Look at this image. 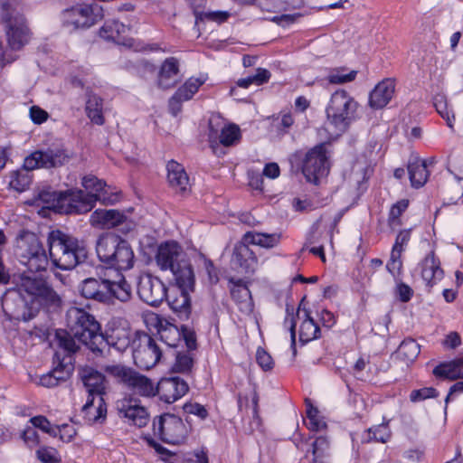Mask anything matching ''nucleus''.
<instances>
[{"mask_svg":"<svg viewBox=\"0 0 463 463\" xmlns=\"http://www.w3.org/2000/svg\"><path fill=\"white\" fill-rule=\"evenodd\" d=\"M81 184L86 192L77 189L53 193L52 194L43 193L40 196L43 201H49L46 196L52 197L53 203L52 207L66 214L86 213L94 207L97 201L101 202L103 204H114L118 201V194L110 196L107 195V191L105 190L106 184L95 175H88L83 176Z\"/></svg>","mask_w":463,"mask_h":463,"instance_id":"f257e3e1","label":"nucleus"},{"mask_svg":"<svg viewBox=\"0 0 463 463\" xmlns=\"http://www.w3.org/2000/svg\"><path fill=\"white\" fill-rule=\"evenodd\" d=\"M66 320L71 333L61 329L56 331L59 347L68 354L75 353L80 348L78 340L94 354L97 345L104 343L99 323L92 315L75 307L67 311Z\"/></svg>","mask_w":463,"mask_h":463,"instance_id":"f03ea898","label":"nucleus"},{"mask_svg":"<svg viewBox=\"0 0 463 463\" xmlns=\"http://www.w3.org/2000/svg\"><path fill=\"white\" fill-rule=\"evenodd\" d=\"M47 244L52 263L61 269H71L84 261L88 251L82 241L61 230L48 233Z\"/></svg>","mask_w":463,"mask_h":463,"instance_id":"7ed1b4c3","label":"nucleus"},{"mask_svg":"<svg viewBox=\"0 0 463 463\" xmlns=\"http://www.w3.org/2000/svg\"><path fill=\"white\" fill-rule=\"evenodd\" d=\"M99 260L117 269L128 270L135 263V254L129 242L115 232L101 234L96 242Z\"/></svg>","mask_w":463,"mask_h":463,"instance_id":"20e7f679","label":"nucleus"},{"mask_svg":"<svg viewBox=\"0 0 463 463\" xmlns=\"http://www.w3.org/2000/svg\"><path fill=\"white\" fill-rule=\"evenodd\" d=\"M80 377L89 392V398L82 411L90 422L104 419L107 413L103 394L106 392V377L98 370L85 366L79 372Z\"/></svg>","mask_w":463,"mask_h":463,"instance_id":"39448f33","label":"nucleus"},{"mask_svg":"<svg viewBox=\"0 0 463 463\" xmlns=\"http://www.w3.org/2000/svg\"><path fill=\"white\" fill-rule=\"evenodd\" d=\"M156 261L161 270H170L176 285L190 286L194 276L193 267L185 259L177 242L166 241L157 250Z\"/></svg>","mask_w":463,"mask_h":463,"instance_id":"423d86ee","label":"nucleus"},{"mask_svg":"<svg viewBox=\"0 0 463 463\" xmlns=\"http://www.w3.org/2000/svg\"><path fill=\"white\" fill-rule=\"evenodd\" d=\"M359 103L345 90H335L329 99L326 112L329 123L345 132L358 118Z\"/></svg>","mask_w":463,"mask_h":463,"instance_id":"0eeeda50","label":"nucleus"},{"mask_svg":"<svg viewBox=\"0 0 463 463\" xmlns=\"http://www.w3.org/2000/svg\"><path fill=\"white\" fill-rule=\"evenodd\" d=\"M15 254L21 263L32 272L46 270L51 260L38 236L28 231H23L18 235Z\"/></svg>","mask_w":463,"mask_h":463,"instance_id":"6e6552de","label":"nucleus"},{"mask_svg":"<svg viewBox=\"0 0 463 463\" xmlns=\"http://www.w3.org/2000/svg\"><path fill=\"white\" fill-rule=\"evenodd\" d=\"M103 9L97 4H79L63 10L61 14V24L70 32L86 30L103 18Z\"/></svg>","mask_w":463,"mask_h":463,"instance_id":"1a4fd4ad","label":"nucleus"},{"mask_svg":"<svg viewBox=\"0 0 463 463\" xmlns=\"http://www.w3.org/2000/svg\"><path fill=\"white\" fill-rule=\"evenodd\" d=\"M161 357L162 350L151 335L146 333L137 335L133 341V359L137 367L149 370Z\"/></svg>","mask_w":463,"mask_h":463,"instance_id":"9d476101","label":"nucleus"},{"mask_svg":"<svg viewBox=\"0 0 463 463\" xmlns=\"http://www.w3.org/2000/svg\"><path fill=\"white\" fill-rule=\"evenodd\" d=\"M329 161L326 144L322 143L310 149L305 156L302 173L307 182L317 184L319 180L327 175Z\"/></svg>","mask_w":463,"mask_h":463,"instance_id":"9b49d317","label":"nucleus"},{"mask_svg":"<svg viewBox=\"0 0 463 463\" xmlns=\"http://www.w3.org/2000/svg\"><path fill=\"white\" fill-rule=\"evenodd\" d=\"M153 432L165 443L180 444L187 435V428L180 417L167 413L154 420Z\"/></svg>","mask_w":463,"mask_h":463,"instance_id":"f8f14e48","label":"nucleus"},{"mask_svg":"<svg viewBox=\"0 0 463 463\" xmlns=\"http://www.w3.org/2000/svg\"><path fill=\"white\" fill-rule=\"evenodd\" d=\"M69 159L68 153L61 147H52L45 151L36 150L24 158V167L29 171L40 167H58L67 163Z\"/></svg>","mask_w":463,"mask_h":463,"instance_id":"ddd939ff","label":"nucleus"},{"mask_svg":"<svg viewBox=\"0 0 463 463\" xmlns=\"http://www.w3.org/2000/svg\"><path fill=\"white\" fill-rule=\"evenodd\" d=\"M91 226L99 229H112L120 225L123 232H128L135 228V222L125 214L124 212L116 209H97L90 217Z\"/></svg>","mask_w":463,"mask_h":463,"instance_id":"4468645a","label":"nucleus"},{"mask_svg":"<svg viewBox=\"0 0 463 463\" xmlns=\"http://www.w3.org/2000/svg\"><path fill=\"white\" fill-rule=\"evenodd\" d=\"M166 288L157 277L144 274L139 277L137 295L145 303L156 307L166 298Z\"/></svg>","mask_w":463,"mask_h":463,"instance_id":"2eb2a0df","label":"nucleus"},{"mask_svg":"<svg viewBox=\"0 0 463 463\" xmlns=\"http://www.w3.org/2000/svg\"><path fill=\"white\" fill-rule=\"evenodd\" d=\"M103 344L97 345L95 357L107 358L111 355V350L124 352L130 344L129 334L124 328L109 329L103 334Z\"/></svg>","mask_w":463,"mask_h":463,"instance_id":"dca6fc26","label":"nucleus"},{"mask_svg":"<svg viewBox=\"0 0 463 463\" xmlns=\"http://www.w3.org/2000/svg\"><path fill=\"white\" fill-rule=\"evenodd\" d=\"M195 277H193L190 286L176 285V291H173L170 295L166 294L170 308L177 314L180 319H188L191 314V298L190 292L194 291Z\"/></svg>","mask_w":463,"mask_h":463,"instance_id":"f3484780","label":"nucleus"},{"mask_svg":"<svg viewBox=\"0 0 463 463\" xmlns=\"http://www.w3.org/2000/svg\"><path fill=\"white\" fill-rule=\"evenodd\" d=\"M20 290H24L29 295L41 298L52 305H57L61 301L57 293L44 279L39 277H24L20 285Z\"/></svg>","mask_w":463,"mask_h":463,"instance_id":"a211bd4d","label":"nucleus"},{"mask_svg":"<svg viewBox=\"0 0 463 463\" xmlns=\"http://www.w3.org/2000/svg\"><path fill=\"white\" fill-rule=\"evenodd\" d=\"M189 390L185 381L179 377L161 379L156 386V394L166 403H173Z\"/></svg>","mask_w":463,"mask_h":463,"instance_id":"6ab92c4d","label":"nucleus"},{"mask_svg":"<svg viewBox=\"0 0 463 463\" xmlns=\"http://www.w3.org/2000/svg\"><path fill=\"white\" fill-rule=\"evenodd\" d=\"M247 244L243 241V242L235 245L231 262L232 268L239 273L250 275L257 269L258 260Z\"/></svg>","mask_w":463,"mask_h":463,"instance_id":"aec40b11","label":"nucleus"},{"mask_svg":"<svg viewBox=\"0 0 463 463\" xmlns=\"http://www.w3.org/2000/svg\"><path fill=\"white\" fill-rule=\"evenodd\" d=\"M7 39L13 50L21 49L29 39V31L23 15L17 14L7 19Z\"/></svg>","mask_w":463,"mask_h":463,"instance_id":"412c9836","label":"nucleus"},{"mask_svg":"<svg viewBox=\"0 0 463 463\" xmlns=\"http://www.w3.org/2000/svg\"><path fill=\"white\" fill-rule=\"evenodd\" d=\"M117 409L119 416L124 418L130 425L141 428L146 426L149 420L146 409L137 404H132L130 401L118 402Z\"/></svg>","mask_w":463,"mask_h":463,"instance_id":"4be33fe9","label":"nucleus"},{"mask_svg":"<svg viewBox=\"0 0 463 463\" xmlns=\"http://www.w3.org/2000/svg\"><path fill=\"white\" fill-rule=\"evenodd\" d=\"M107 282L108 279L88 278L80 286V294L88 299H93L100 303H109V291Z\"/></svg>","mask_w":463,"mask_h":463,"instance_id":"5701e85b","label":"nucleus"},{"mask_svg":"<svg viewBox=\"0 0 463 463\" xmlns=\"http://www.w3.org/2000/svg\"><path fill=\"white\" fill-rule=\"evenodd\" d=\"M395 84L392 79L379 82L370 93L369 106L374 109L384 108L392 99Z\"/></svg>","mask_w":463,"mask_h":463,"instance_id":"b1692460","label":"nucleus"},{"mask_svg":"<svg viewBox=\"0 0 463 463\" xmlns=\"http://www.w3.org/2000/svg\"><path fill=\"white\" fill-rule=\"evenodd\" d=\"M179 72V61L175 57L165 59L158 73V87L163 90L173 88L180 80Z\"/></svg>","mask_w":463,"mask_h":463,"instance_id":"393cba45","label":"nucleus"},{"mask_svg":"<svg viewBox=\"0 0 463 463\" xmlns=\"http://www.w3.org/2000/svg\"><path fill=\"white\" fill-rule=\"evenodd\" d=\"M167 181L169 185L180 194H185L189 190V177L179 163L171 160L166 165Z\"/></svg>","mask_w":463,"mask_h":463,"instance_id":"a878e982","label":"nucleus"},{"mask_svg":"<svg viewBox=\"0 0 463 463\" xmlns=\"http://www.w3.org/2000/svg\"><path fill=\"white\" fill-rule=\"evenodd\" d=\"M230 282L234 283L231 288L232 298L243 315L250 316L254 308L250 289L242 283L241 279L234 282L232 279Z\"/></svg>","mask_w":463,"mask_h":463,"instance_id":"bb28decb","label":"nucleus"},{"mask_svg":"<svg viewBox=\"0 0 463 463\" xmlns=\"http://www.w3.org/2000/svg\"><path fill=\"white\" fill-rule=\"evenodd\" d=\"M442 276L443 270L440 268V262L431 251L422 260L421 278L428 286L431 287L435 280L440 279Z\"/></svg>","mask_w":463,"mask_h":463,"instance_id":"cd10ccee","label":"nucleus"},{"mask_svg":"<svg viewBox=\"0 0 463 463\" xmlns=\"http://www.w3.org/2000/svg\"><path fill=\"white\" fill-rule=\"evenodd\" d=\"M55 358L59 361V364L49 373L41 377L40 382L43 386L49 388L57 386L61 382L66 381L71 375V365L64 364L63 360L60 361L58 353L55 354Z\"/></svg>","mask_w":463,"mask_h":463,"instance_id":"c85d7f7f","label":"nucleus"},{"mask_svg":"<svg viewBox=\"0 0 463 463\" xmlns=\"http://www.w3.org/2000/svg\"><path fill=\"white\" fill-rule=\"evenodd\" d=\"M118 279L112 280L108 279L107 285L109 286V303L112 298L118 299L121 302H128L132 297V288L126 280L125 277L118 274Z\"/></svg>","mask_w":463,"mask_h":463,"instance_id":"c756f323","label":"nucleus"},{"mask_svg":"<svg viewBox=\"0 0 463 463\" xmlns=\"http://www.w3.org/2000/svg\"><path fill=\"white\" fill-rule=\"evenodd\" d=\"M102 369L109 376L113 377L118 383L122 384L127 389L129 386L131 380H133V376L137 372L133 368L121 364H105L102 366Z\"/></svg>","mask_w":463,"mask_h":463,"instance_id":"7c9ffc66","label":"nucleus"},{"mask_svg":"<svg viewBox=\"0 0 463 463\" xmlns=\"http://www.w3.org/2000/svg\"><path fill=\"white\" fill-rule=\"evenodd\" d=\"M128 390L132 392L134 394H137L144 397H151L156 395V386L153 382L146 376L136 372L133 376V380Z\"/></svg>","mask_w":463,"mask_h":463,"instance_id":"2f4dec72","label":"nucleus"},{"mask_svg":"<svg viewBox=\"0 0 463 463\" xmlns=\"http://www.w3.org/2000/svg\"><path fill=\"white\" fill-rule=\"evenodd\" d=\"M408 173L411 186L415 188L421 187L425 184L429 176L426 161L416 159L413 162H410Z\"/></svg>","mask_w":463,"mask_h":463,"instance_id":"473e14b6","label":"nucleus"},{"mask_svg":"<svg viewBox=\"0 0 463 463\" xmlns=\"http://www.w3.org/2000/svg\"><path fill=\"white\" fill-rule=\"evenodd\" d=\"M86 113L88 118L97 125H103L105 122L103 116V101L93 93H89L86 100Z\"/></svg>","mask_w":463,"mask_h":463,"instance_id":"72a5a7b5","label":"nucleus"},{"mask_svg":"<svg viewBox=\"0 0 463 463\" xmlns=\"http://www.w3.org/2000/svg\"><path fill=\"white\" fill-rule=\"evenodd\" d=\"M246 243L258 245L264 248H273L279 243L280 235L277 233H261L247 232L243 236Z\"/></svg>","mask_w":463,"mask_h":463,"instance_id":"f704fd0d","label":"nucleus"},{"mask_svg":"<svg viewBox=\"0 0 463 463\" xmlns=\"http://www.w3.org/2000/svg\"><path fill=\"white\" fill-rule=\"evenodd\" d=\"M420 352V345L411 338L403 340L399 345L396 355L406 364L413 362Z\"/></svg>","mask_w":463,"mask_h":463,"instance_id":"c9c22d12","label":"nucleus"},{"mask_svg":"<svg viewBox=\"0 0 463 463\" xmlns=\"http://www.w3.org/2000/svg\"><path fill=\"white\" fill-rule=\"evenodd\" d=\"M304 313L306 318L300 326L299 340L303 343H307L319 337L320 328L307 310H304Z\"/></svg>","mask_w":463,"mask_h":463,"instance_id":"e433bc0d","label":"nucleus"},{"mask_svg":"<svg viewBox=\"0 0 463 463\" xmlns=\"http://www.w3.org/2000/svg\"><path fill=\"white\" fill-rule=\"evenodd\" d=\"M128 28L116 20L107 21L99 30L100 37L106 40L118 41Z\"/></svg>","mask_w":463,"mask_h":463,"instance_id":"4c0bfd02","label":"nucleus"},{"mask_svg":"<svg viewBox=\"0 0 463 463\" xmlns=\"http://www.w3.org/2000/svg\"><path fill=\"white\" fill-rule=\"evenodd\" d=\"M203 83L204 80L190 78L177 89L174 95L183 101H187L193 98Z\"/></svg>","mask_w":463,"mask_h":463,"instance_id":"58836bf2","label":"nucleus"},{"mask_svg":"<svg viewBox=\"0 0 463 463\" xmlns=\"http://www.w3.org/2000/svg\"><path fill=\"white\" fill-rule=\"evenodd\" d=\"M461 369L455 366L452 361L442 363L436 366L433 370V374L438 377H445L450 380L460 379Z\"/></svg>","mask_w":463,"mask_h":463,"instance_id":"ea45409f","label":"nucleus"},{"mask_svg":"<svg viewBox=\"0 0 463 463\" xmlns=\"http://www.w3.org/2000/svg\"><path fill=\"white\" fill-rule=\"evenodd\" d=\"M270 78V72L262 68L257 70L256 74L248 76L243 79H240L237 82L239 87L248 88L251 84L261 85L267 82Z\"/></svg>","mask_w":463,"mask_h":463,"instance_id":"a19ab883","label":"nucleus"},{"mask_svg":"<svg viewBox=\"0 0 463 463\" xmlns=\"http://www.w3.org/2000/svg\"><path fill=\"white\" fill-rule=\"evenodd\" d=\"M240 137V128L236 125H228L223 127L219 136L220 143L224 146L234 145L239 141Z\"/></svg>","mask_w":463,"mask_h":463,"instance_id":"79ce46f5","label":"nucleus"},{"mask_svg":"<svg viewBox=\"0 0 463 463\" xmlns=\"http://www.w3.org/2000/svg\"><path fill=\"white\" fill-rule=\"evenodd\" d=\"M391 438V430L387 423H383L367 430L366 441L374 440L386 443Z\"/></svg>","mask_w":463,"mask_h":463,"instance_id":"37998d69","label":"nucleus"},{"mask_svg":"<svg viewBox=\"0 0 463 463\" xmlns=\"http://www.w3.org/2000/svg\"><path fill=\"white\" fill-rule=\"evenodd\" d=\"M343 68H337L330 71L327 80L331 84H344L354 80L357 71L352 70L348 73H344Z\"/></svg>","mask_w":463,"mask_h":463,"instance_id":"c03bdc74","label":"nucleus"},{"mask_svg":"<svg viewBox=\"0 0 463 463\" xmlns=\"http://www.w3.org/2000/svg\"><path fill=\"white\" fill-rule=\"evenodd\" d=\"M408 206H409V201L406 199H402L392 206V208L390 210V213H389L388 222H389V225L392 229H394L395 227L400 226L402 224L400 216L408 208Z\"/></svg>","mask_w":463,"mask_h":463,"instance_id":"a18cd8bd","label":"nucleus"},{"mask_svg":"<svg viewBox=\"0 0 463 463\" xmlns=\"http://www.w3.org/2000/svg\"><path fill=\"white\" fill-rule=\"evenodd\" d=\"M36 457L42 463H61L58 450L52 447L43 446L36 450Z\"/></svg>","mask_w":463,"mask_h":463,"instance_id":"49530a36","label":"nucleus"},{"mask_svg":"<svg viewBox=\"0 0 463 463\" xmlns=\"http://www.w3.org/2000/svg\"><path fill=\"white\" fill-rule=\"evenodd\" d=\"M434 107L437 112L446 120L447 125L449 128H452L454 115L450 116V113L448 110L447 99L444 95L438 94L434 97Z\"/></svg>","mask_w":463,"mask_h":463,"instance_id":"de8ad7c7","label":"nucleus"},{"mask_svg":"<svg viewBox=\"0 0 463 463\" xmlns=\"http://www.w3.org/2000/svg\"><path fill=\"white\" fill-rule=\"evenodd\" d=\"M30 421L34 428H38L43 432L48 433L52 437L58 436L59 430L56 428V426H52L51 422L48 420L46 417L42 415L35 416L33 417L30 420Z\"/></svg>","mask_w":463,"mask_h":463,"instance_id":"09e8293b","label":"nucleus"},{"mask_svg":"<svg viewBox=\"0 0 463 463\" xmlns=\"http://www.w3.org/2000/svg\"><path fill=\"white\" fill-rule=\"evenodd\" d=\"M401 256L402 253H399L397 250H392L390 260L386 265L387 270L393 276L395 281H398L402 269V261Z\"/></svg>","mask_w":463,"mask_h":463,"instance_id":"8fccbe9b","label":"nucleus"},{"mask_svg":"<svg viewBox=\"0 0 463 463\" xmlns=\"http://www.w3.org/2000/svg\"><path fill=\"white\" fill-rule=\"evenodd\" d=\"M30 184L31 178L28 174L17 172L12 176L9 184L13 189L23 192L29 187Z\"/></svg>","mask_w":463,"mask_h":463,"instance_id":"3c124183","label":"nucleus"},{"mask_svg":"<svg viewBox=\"0 0 463 463\" xmlns=\"http://www.w3.org/2000/svg\"><path fill=\"white\" fill-rule=\"evenodd\" d=\"M181 334L176 327L164 329L160 332V337L170 347H176L181 341Z\"/></svg>","mask_w":463,"mask_h":463,"instance_id":"603ef678","label":"nucleus"},{"mask_svg":"<svg viewBox=\"0 0 463 463\" xmlns=\"http://www.w3.org/2000/svg\"><path fill=\"white\" fill-rule=\"evenodd\" d=\"M193 365V358L189 354H181L178 353L176 354V360L174 364V371L179 373H186L189 372Z\"/></svg>","mask_w":463,"mask_h":463,"instance_id":"864d4df0","label":"nucleus"},{"mask_svg":"<svg viewBox=\"0 0 463 463\" xmlns=\"http://www.w3.org/2000/svg\"><path fill=\"white\" fill-rule=\"evenodd\" d=\"M287 317L285 318L284 325L288 326L290 332V339H291V348L293 355L296 356L297 349H296V326L297 322L295 317L293 315V311L289 312V307H287Z\"/></svg>","mask_w":463,"mask_h":463,"instance_id":"5fc2aeb1","label":"nucleus"},{"mask_svg":"<svg viewBox=\"0 0 463 463\" xmlns=\"http://www.w3.org/2000/svg\"><path fill=\"white\" fill-rule=\"evenodd\" d=\"M256 360L258 364L264 370L269 371L273 368V359L263 348L259 347L256 352Z\"/></svg>","mask_w":463,"mask_h":463,"instance_id":"6e6d98bb","label":"nucleus"},{"mask_svg":"<svg viewBox=\"0 0 463 463\" xmlns=\"http://www.w3.org/2000/svg\"><path fill=\"white\" fill-rule=\"evenodd\" d=\"M438 395L437 391L434 388H422L419 390H413L411 392L410 399L411 402H420L427 398L436 397Z\"/></svg>","mask_w":463,"mask_h":463,"instance_id":"4d7b16f0","label":"nucleus"},{"mask_svg":"<svg viewBox=\"0 0 463 463\" xmlns=\"http://www.w3.org/2000/svg\"><path fill=\"white\" fill-rule=\"evenodd\" d=\"M396 282H397V286L395 288V292H396L397 296L399 297V299L404 303L408 302L412 297V294H413L412 289L411 288L410 286L402 282L400 280V279H398V281H396Z\"/></svg>","mask_w":463,"mask_h":463,"instance_id":"13d9d810","label":"nucleus"},{"mask_svg":"<svg viewBox=\"0 0 463 463\" xmlns=\"http://www.w3.org/2000/svg\"><path fill=\"white\" fill-rule=\"evenodd\" d=\"M21 438L24 441V443L29 447H33L39 443V436L33 426L27 427L22 432Z\"/></svg>","mask_w":463,"mask_h":463,"instance_id":"bf43d9fd","label":"nucleus"},{"mask_svg":"<svg viewBox=\"0 0 463 463\" xmlns=\"http://www.w3.org/2000/svg\"><path fill=\"white\" fill-rule=\"evenodd\" d=\"M59 430L58 436L63 442H70L76 435V430L73 426L69 424H62L61 426H56Z\"/></svg>","mask_w":463,"mask_h":463,"instance_id":"052dcab7","label":"nucleus"},{"mask_svg":"<svg viewBox=\"0 0 463 463\" xmlns=\"http://www.w3.org/2000/svg\"><path fill=\"white\" fill-rule=\"evenodd\" d=\"M184 411L185 413L196 415L202 420L208 415L206 409L199 403H186L184 405Z\"/></svg>","mask_w":463,"mask_h":463,"instance_id":"680f3d73","label":"nucleus"},{"mask_svg":"<svg viewBox=\"0 0 463 463\" xmlns=\"http://www.w3.org/2000/svg\"><path fill=\"white\" fill-rule=\"evenodd\" d=\"M410 236L411 234L409 230H403L400 232L396 237L395 243L392 250H397L399 253H402L403 250V246L407 245L408 241H410Z\"/></svg>","mask_w":463,"mask_h":463,"instance_id":"e2e57ef3","label":"nucleus"},{"mask_svg":"<svg viewBox=\"0 0 463 463\" xmlns=\"http://www.w3.org/2000/svg\"><path fill=\"white\" fill-rule=\"evenodd\" d=\"M329 442L326 438L320 436L315 439L312 444V454L317 456V454L325 455V452L328 449Z\"/></svg>","mask_w":463,"mask_h":463,"instance_id":"0e129e2a","label":"nucleus"},{"mask_svg":"<svg viewBox=\"0 0 463 463\" xmlns=\"http://www.w3.org/2000/svg\"><path fill=\"white\" fill-rule=\"evenodd\" d=\"M301 16L302 14L299 13L293 14H281L272 17L271 21L281 26H286L295 23Z\"/></svg>","mask_w":463,"mask_h":463,"instance_id":"69168bd1","label":"nucleus"},{"mask_svg":"<svg viewBox=\"0 0 463 463\" xmlns=\"http://www.w3.org/2000/svg\"><path fill=\"white\" fill-rule=\"evenodd\" d=\"M30 117L35 124H42L47 119L48 114L39 107L33 106L30 109Z\"/></svg>","mask_w":463,"mask_h":463,"instance_id":"338daca9","label":"nucleus"},{"mask_svg":"<svg viewBox=\"0 0 463 463\" xmlns=\"http://www.w3.org/2000/svg\"><path fill=\"white\" fill-rule=\"evenodd\" d=\"M461 344V337L457 332H450L445 338L443 345L449 348L455 349Z\"/></svg>","mask_w":463,"mask_h":463,"instance_id":"774afa93","label":"nucleus"}]
</instances>
